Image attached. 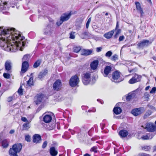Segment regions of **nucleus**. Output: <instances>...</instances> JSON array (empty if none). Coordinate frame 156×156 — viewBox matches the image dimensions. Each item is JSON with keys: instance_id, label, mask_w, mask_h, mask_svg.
Returning <instances> with one entry per match:
<instances>
[{"instance_id": "11", "label": "nucleus", "mask_w": 156, "mask_h": 156, "mask_svg": "<svg viewBox=\"0 0 156 156\" xmlns=\"http://www.w3.org/2000/svg\"><path fill=\"white\" fill-rule=\"evenodd\" d=\"M28 66V63L27 61H24L23 62L20 73L21 74L27 71Z\"/></svg>"}, {"instance_id": "28", "label": "nucleus", "mask_w": 156, "mask_h": 156, "mask_svg": "<svg viewBox=\"0 0 156 156\" xmlns=\"http://www.w3.org/2000/svg\"><path fill=\"white\" fill-rule=\"evenodd\" d=\"M153 136L150 133L144 135L141 137V139L143 140H148L151 139L152 138Z\"/></svg>"}, {"instance_id": "3", "label": "nucleus", "mask_w": 156, "mask_h": 156, "mask_svg": "<svg viewBox=\"0 0 156 156\" xmlns=\"http://www.w3.org/2000/svg\"><path fill=\"white\" fill-rule=\"evenodd\" d=\"M79 82V80L78 76L75 75L71 77L69 81V83L71 87H75L78 84Z\"/></svg>"}, {"instance_id": "6", "label": "nucleus", "mask_w": 156, "mask_h": 156, "mask_svg": "<svg viewBox=\"0 0 156 156\" xmlns=\"http://www.w3.org/2000/svg\"><path fill=\"white\" fill-rule=\"evenodd\" d=\"M145 128L148 131L153 132L156 129V126H155L152 123H147L146 124Z\"/></svg>"}, {"instance_id": "20", "label": "nucleus", "mask_w": 156, "mask_h": 156, "mask_svg": "<svg viewBox=\"0 0 156 156\" xmlns=\"http://www.w3.org/2000/svg\"><path fill=\"white\" fill-rule=\"evenodd\" d=\"M51 120L52 117L50 115H45L43 117V121L45 123H49L51 121Z\"/></svg>"}, {"instance_id": "49", "label": "nucleus", "mask_w": 156, "mask_h": 156, "mask_svg": "<svg viewBox=\"0 0 156 156\" xmlns=\"http://www.w3.org/2000/svg\"><path fill=\"white\" fill-rule=\"evenodd\" d=\"M47 144H48V143H47V141H44L43 142V143L42 144V148H43V149L45 148L46 147V146L47 145Z\"/></svg>"}, {"instance_id": "48", "label": "nucleus", "mask_w": 156, "mask_h": 156, "mask_svg": "<svg viewBox=\"0 0 156 156\" xmlns=\"http://www.w3.org/2000/svg\"><path fill=\"white\" fill-rule=\"evenodd\" d=\"M156 91V87H153L150 91V94H154Z\"/></svg>"}, {"instance_id": "5", "label": "nucleus", "mask_w": 156, "mask_h": 156, "mask_svg": "<svg viewBox=\"0 0 156 156\" xmlns=\"http://www.w3.org/2000/svg\"><path fill=\"white\" fill-rule=\"evenodd\" d=\"M144 108L141 107L134 109L132 110V113L134 116L138 115L144 112Z\"/></svg>"}, {"instance_id": "38", "label": "nucleus", "mask_w": 156, "mask_h": 156, "mask_svg": "<svg viewBox=\"0 0 156 156\" xmlns=\"http://www.w3.org/2000/svg\"><path fill=\"white\" fill-rule=\"evenodd\" d=\"M3 76L5 78L7 79L10 78L11 77V75L9 73H4L3 74Z\"/></svg>"}, {"instance_id": "2", "label": "nucleus", "mask_w": 156, "mask_h": 156, "mask_svg": "<svg viewBox=\"0 0 156 156\" xmlns=\"http://www.w3.org/2000/svg\"><path fill=\"white\" fill-rule=\"evenodd\" d=\"M22 148V145L21 143L14 144L9 151L10 155V156H18L17 154L21 151Z\"/></svg>"}, {"instance_id": "33", "label": "nucleus", "mask_w": 156, "mask_h": 156, "mask_svg": "<svg viewBox=\"0 0 156 156\" xmlns=\"http://www.w3.org/2000/svg\"><path fill=\"white\" fill-rule=\"evenodd\" d=\"M83 82L85 85H87L90 82V80L83 78L82 80Z\"/></svg>"}, {"instance_id": "64", "label": "nucleus", "mask_w": 156, "mask_h": 156, "mask_svg": "<svg viewBox=\"0 0 156 156\" xmlns=\"http://www.w3.org/2000/svg\"><path fill=\"white\" fill-rule=\"evenodd\" d=\"M15 132V130L14 129H12L9 131V133L10 134H13Z\"/></svg>"}, {"instance_id": "22", "label": "nucleus", "mask_w": 156, "mask_h": 156, "mask_svg": "<svg viewBox=\"0 0 156 156\" xmlns=\"http://www.w3.org/2000/svg\"><path fill=\"white\" fill-rule=\"evenodd\" d=\"M48 73V70L46 69L42 71L39 73L38 78L40 79H41L47 74Z\"/></svg>"}, {"instance_id": "1", "label": "nucleus", "mask_w": 156, "mask_h": 156, "mask_svg": "<svg viewBox=\"0 0 156 156\" xmlns=\"http://www.w3.org/2000/svg\"><path fill=\"white\" fill-rule=\"evenodd\" d=\"M10 28L0 30V46L7 51L15 52L16 50L22 51L26 45L25 37L20 32Z\"/></svg>"}, {"instance_id": "50", "label": "nucleus", "mask_w": 156, "mask_h": 156, "mask_svg": "<svg viewBox=\"0 0 156 156\" xmlns=\"http://www.w3.org/2000/svg\"><path fill=\"white\" fill-rule=\"evenodd\" d=\"M23 90L22 88V86H20V88L18 90V92L20 94L22 95L23 94Z\"/></svg>"}, {"instance_id": "17", "label": "nucleus", "mask_w": 156, "mask_h": 156, "mask_svg": "<svg viewBox=\"0 0 156 156\" xmlns=\"http://www.w3.org/2000/svg\"><path fill=\"white\" fill-rule=\"evenodd\" d=\"M7 3L5 2L3 0H0V8L3 10L8 9V7L7 5Z\"/></svg>"}, {"instance_id": "21", "label": "nucleus", "mask_w": 156, "mask_h": 156, "mask_svg": "<svg viewBox=\"0 0 156 156\" xmlns=\"http://www.w3.org/2000/svg\"><path fill=\"white\" fill-rule=\"evenodd\" d=\"M98 66V60H94L90 64L91 70H94L96 69Z\"/></svg>"}, {"instance_id": "37", "label": "nucleus", "mask_w": 156, "mask_h": 156, "mask_svg": "<svg viewBox=\"0 0 156 156\" xmlns=\"http://www.w3.org/2000/svg\"><path fill=\"white\" fill-rule=\"evenodd\" d=\"M151 114V112L150 110H148L144 116V119H146L147 117L150 115Z\"/></svg>"}, {"instance_id": "46", "label": "nucleus", "mask_w": 156, "mask_h": 156, "mask_svg": "<svg viewBox=\"0 0 156 156\" xmlns=\"http://www.w3.org/2000/svg\"><path fill=\"white\" fill-rule=\"evenodd\" d=\"M142 149L145 151H148L150 149L151 147L149 146H146L142 147Z\"/></svg>"}, {"instance_id": "4", "label": "nucleus", "mask_w": 156, "mask_h": 156, "mask_svg": "<svg viewBox=\"0 0 156 156\" xmlns=\"http://www.w3.org/2000/svg\"><path fill=\"white\" fill-rule=\"evenodd\" d=\"M152 42L147 40H143L138 43L137 46L140 48L143 49L151 44Z\"/></svg>"}, {"instance_id": "15", "label": "nucleus", "mask_w": 156, "mask_h": 156, "mask_svg": "<svg viewBox=\"0 0 156 156\" xmlns=\"http://www.w3.org/2000/svg\"><path fill=\"white\" fill-rule=\"evenodd\" d=\"M135 4L136 10L141 14V16H142L143 13V11L140 3L138 2H135Z\"/></svg>"}, {"instance_id": "29", "label": "nucleus", "mask_w": 156, "mask_h": 156, "mask_svg": "<svg viewBox=\"0 0 156 156\" xmlns=\"http://www.w3.org/2000/svg\"><path fill=\"white\" fill-rule=\"evenodd\" d=\"M41 62V60H40V59H38V60H37V61H36L34 64V65H33L34 67V68H37L38 67L40 66Z\"/></svg>"}, {"instance_id": "55", "label": "nucleus", "mask_w": 156, "mask_h": 156, "mask_svg": "<svg viewBox=\"0 0 156 156\" xmlns=\"http://www.w3.org/2000/svg\"><path fill=\"white\" fill-rule=\"evenodd\" d=\"M96 109L93 108L91 109H90L88 110L89 112H94L96 111Z\"/></svg>"}, {"instance_id": "30", "label": "nucleus", "mask_w": 156, "mask_h": 156, "mask_svg": "<svg viewBox=\"0 0 156 156\" xmlns=\"http://www.w3.org/2000/svg\"><path fill=\"white\" fill-rule=\"evenodd\" d=\"M89 35V33L87 32H83L80 34V37L82 39H84Z\"/></svg>"}, {"instance_id": "16", "label": "nucleus", "mask_w": 156, "mask_h": 156, "mask_svg": "<svg viewBox=\"0 0 156 156\" xmlns=\"http://www.w3.org/2000/svg\"><path fill=\"white\" fill-rule=\"evenodd\" d=\"M49 153L51 156H56L58 153V151L54 147H52L49 149Z\"/></svg>"}, {"instance_id": "44", "label": "nucleus", "mask_w": 156, "mask_h": 156, "mask_svg": "<svg viewBox=\"0 0 156 156\" xmlns=\"http://www.w3.org/2000/svg\"><path fill=\"white\" fill-rule=\"evenodd\" d=\"M23 126L25 130L28 129L30 128L29 123H24L23 125Z\"/></svg>"}, {"instance_id": "14", "label": "nucleus", "mask_w": 156, "mask_h": 156, "mask_svg": "<svg viewBox=\"0 0 156 156\" xmlns=\"http://www.w3.org/2000/svg\"><path fill=\"white\" fill-rule=\"evenodd\" d=\"M71 15L70 12L68 13L64 14L60 17V19L63 22L68 20L70 18Z\"/></svg>"}, {"instance_id": "45", "label": "nucleus", "mask_w": 156, "mask_h": 156, "mask_svg": "<svg viewBox=\"0 0 156 156\" xmlns=\"http://www.w3.org/2000/svg\"><path fill=\"white\" fill-rule=\"evenodd\" d=\"M112 52L111 51H108L105 54V56L107 57H110L112 55Z\"/></svg>"}, {"instance_id": "13", "label": "nucleus", "mask_w": 156, "mask_h": 156, "mask_svg": "<svg viewBox=\"0 0 156 156\" xmlns=\"http://www.w3.org/2000/svg\"><path fill=\"white\" fill-rule=\"evenodd\" d=\"M33 141L36 144L40 143L41 140V136L38 134H35L33 136Z\"/></svg>"}, {"instance_id": "10", "label": "nucleus", "mask_w": 156, "mask_h": 156, "mask_svg": "<svg viewBox=\"0 0 156 156\" xmlns=\"http://www.w3.org/2000/svg\"><path fill=\"white\" fill-rule=\"evenodd\" d=\"M62 86V83L60 80H56L53 84V89L55 90H58L60 89Z\"/></svg>"}, {"instance_id": "35", "label": "nucleus", "mask_w": 156, "mask_h": 156, "mask_svg": "<svg viewBox=\"0 0 156 156\" xmlns=\"http://www.w3.org/2000/svg\"><path fill=\"white\" fill-rule=\"evenodd\" d=\"M73 51L76 53L78 52L81 49V47L80 46L75 47L73 48Z\"/></svg>"}, {"instance_id": "43", "label": "nucleus", "mask_w": 156, "mask_h": 156, "mask_svg": "<svg viewBox=\"0 0 156 156\" xmlns=\"http://www.w3.org/2000/svg\"><path fill=\"white\" fill-rule=\"evenodd\" d=\"M97 148L96 146L93 147L90 150V151L94 152V153H97Z\"/></svg>"}, {"instance_id": "12", "label": "nucleus", "mask_w": 156, "mask_h": 156, "mask_svg": "<svg viewBox=\"0 0 156 156\" xmlns=\"http://www.w3.org/2000/svg\"><path fill=\"white\" fill-rule=\"evenodd\" d=\"M112 81H114L115 82H117L116 81L120 76L119 73L118 71L114 72L112 74Z\"/></svg>"}, {"instance_id": "58", "label": "nucleus", "mask_w": 156, "mask_h": 156, "mask_svg": "<svg viewBox=\"0 0 156 156\" xmlns=\"http://www.w3.org/2000/svg\"><path fill=\"white\" fill-rule=\"evenodd\" d=\"M12 100V97H9L7 100V101L9 102H10Z\"/></svg>"}, {"instance_id": "39", "label": "nucleus", "mask_w": 156, "mask_h": 156, "mask_svg": "<svg viewBox=\"0 0 156 156\" xmlns=\"http://www.w3.org/2000/svg\"><path fill=\"white\" fill-rule=\"evenodd\" d=\"M110 59L112 61H115L118 59V56L116 54H115L113 55Z\"/></svg>"}, {"instance_id": "26", "label": "nucleus", "mask_w": 156, "mask_h": 156, "mask_svg": "<svg viewBox=\"0 0 156 156\" xmlns=\"http://www.w3.org/2000/svg\"><path fill=\"white\" fill-rule=\"evenodd\" d=\"M9 140L7 139H5L1 142L2 146L4 148H6L9 145Z\"/></svg>"}, {"instance_id": "56", "label": "nucleus", "mask_w": 156, "mask_h": 156, "mask_svg": "<svg viewBox=\"0 0 156 156\" xmlns=\"http://www.w3.org/2000/svg\"><path fill=\"white\" fill-rule=\"evenodd\" d=\"M105 124L104 123H102L100 124V126L101 127V129H103L104 128Z\"/></svg>"}, {"instance_id": "25", "label": "nucleus", "mask_w": 156, "mask_h": 156, "mask_svg": "<svg viewBox=\"0 0 156 156\" xmlns=\"http://www.w3.org/2000/svg\"><path fill=\"white\" fill-rule=\"evenodd\" d=\"M134 97L135 94L134 93H129L126 97V100L127 101H129Z\"/></svg>"}, {"instance_id": "24", "label": "nucleus", "mask_w": 156, "mask_h": 156, "mask_svg": "<svg viewBox=\"0 0 156 156\" xmlns=\"http://www.w3.org/2000/svg\"><path fill=\"white\" fill-rule=\"evenodd\" d=\"M122 111V110L121 108L119 107H115L113 109L114 113L116 115L120 114L121 112Z\"/></svg>"}, {"instance_id": "59", "label": "nucleus", "mask_w": 156, "mask_h": 156, "mask_svg": "<svg viewBox=\"0 0 156 156\" xmlns=\"http://www.w3.org/2000/svg\"><path fill=\"white\" fill-rule=\"evenodd\" d=\"M82 108L83 110H85L88 108V107L87 106H82L81 107Z\"/></svg>"}, {"instance_id": "7", "label": "nucleus", "mask_w": 156, "mask_h": 156, "mask_svg": "<svg viewBox=\"0 0 156 156\" xmlns=\"http://www.w3.org/2000/svg\"><path fill=\"white\" fill-rule=\"evenodd\" d=\"M12 63L10 60L6 61L5 63V70L9 73L11 72L12 69Z\"/></svg>"}, {"instance_id": "53", "label": "nucleus", "mask_w": 156, "mask_h": 156, "mask_svg": "<svg viewBox=\"0 0 156 156\" xmlns=\"http://www.w3.org/2000/svg\"><path fill=\"white\" fill-rule=\"evenodd\" d=\"M125 38V37L124 35H122L120 36L119 39V42L122 41H123Z\"/></svg>"}, {"instance_id": "63", "label": "nucleus", "mask_w": 156, "mask_h": 156, "mask_svg": "<svg viewBox=\"0 0 156 156\" xmlns=\"http://www.w3.org/2000/svg\"><path fill=\"white\" fill-rule=\"evenodd\" d=\"M98 102L100 103L101 104H103L104 103L103 101L101 100L98 99Z\"/></svg>"}, {"instance_id": "18", "label": "nucleus", "mask_w": 156, "mask_h": 156, "mask_svg": "<svg viewBox=\"0 0 156 156\" xmlns=\"http://www.w3.org/2000/svg\"><path fill=\"white\" fill-rule=\"evenodd\" d=\"M92 51L90 50L83 49L80 51L82 55L87 56L91 54Z\"/></svg>"}, {"instance_id": "61", "label": "nucleus", "mask_w": 156, "mask_h": 156, "mask_svg": "<svg viewBox=\"0 0 156 156\" xmlns=\"http://www.w3.org/2000/svg\"><path fill=\"white\" fill-rule=\"evenodd\" d=\"M2 13L3 14L7 15H9L10 14V13L7 11H3Z\"/></svg>"}, {"instance_id": "54", "label": "nucleus", "mask_w": 156, "mask_h": 156, "mask_svg": "<svg viewBox=\"0 0 156 156\" xmlns=\"http://www.w3.org/2000/svg\"><path fill=\"white\" fill-rule=\"evenodd\" d=\"M137 156H150L149 155L144 153H142L139 154Z\"/></svg>"}, {"instance_id": "34", "label": "nucleus", "mask_w": 156, "mask_h": 156, "mask_svg": "<svg viewBox=\"0 0 156 156\" xmlns=\"http://www.w3.org/2000/svg\"><path fill=\"white\" fill-rule=\"evenodd\" d=\"M90 73L87 72L84 74L83 78L90 80Z\"/></svg>"}, {"instance_id": "9", "label": "nucleus", "mask_w": 156, "mask_h": 156, "mask_svg": "<svg viewBox=\"0 0 156 156\" xmlns=\"http://www.w3.org/2000/svg\"><path fill=\"white\" fill-rule=\"evenodd\" d=\"M112 66L111 65L106 66L104 69L103 75L105 77H107L112 70Z\"/></svg>"}, {"instance_id": "47", "label": "nucleus", "mask_w": 156, "mask_h": 156, "mask_svg": "<svg viewBox=\"0 0 156 156\" xmlns=\"http://www.w3.org/2000/svg\"><path fill=\"white\" fill-rule=\"evenodd\" d=\"M74 32H71L70 33V38L71 39H74L75 38V36L74 35Z\"/></svg>"}, {"instance_id": "32", "label": "nucleus", "mask_w": 156, "mask_h": 156, "mask_svg": "<svg viewBox=\"0 0 156 156\" xmlns=\"http://www.w3.org/2000/svg\"><path fill=\"white\" fill-rule=\"evenodd\" d=\"M133 77L136 80L135 81L138 82L140 81L141 78V76H140L136 74H135Z\"/></svg>"}, {"instance_id": "62", "label": "nucleus", "mask_w": 156, "mask_h": 156, "mask_svg": "<svg viewBox=\"0 0 156 156\" xmlns=\"http://www.w3.org/2000/svg\"><path fill=\"white\" fill-rule=\"evenodd\" d=\"M92 84L94 83L96 81L95 78L94 77H93L92 78Z\"/></svg>"}, {"instance_id": "52", "label": "nucleus", "mask_w": 156, "mask_h": 156, "mask_svg": "<svg viewBox=\"0 0 156 156\" xmlns=\"http://www.w3.org/2000/svg\"><path fill=\"white\" fill-rule=\"evenodd\" d=\"M63 21L61 20L60 19V20H58L56 22V24L58 26H59L61 25L62 23H63Z\"/></svg>"}, {"instance_id": "60", "label": "nucleus", "mask_w": 156, "mask_h": 156, "mask_svg": "<svg viewBox=\"0 0 156 156\" xmlns=\"http://www.w3.org/2000/svg\"><path fill=\"white\" fill-rule=\"evenodd\" d=\"M21 120L24 122H26L27 121L26 118L25 117H22Z\"/></svg>"}, {"instance_id": "51", "label": "nucleus", "mask_w": 156, "mask_h": 156, "mask_svg": "<svg viewBox=\"0 0 156 156\" xmlns=\"http://www.w3.org/2000/svg\"><path fill=\"white\" fill-rule=\"evenodd\" d=\"M25 139L28 142H30V136L29 135H26L25 136Z\"/></svg>"}, {"instance_id": "8", "label": "nucleus", "mask_w": 156, "mask_h": 156, "mask_svg": "<svg viewBox=\"0 0 156 156\" xmlns=\"http://www.w3.org/2000/svg\"><path fill=\"white\" fill-rule=\"evenodd\" d=\"M45 98L44 95L40 94L35 98V99H36V100L35 101H34L36 105H38L40 104L41 102L44 101Z\"/></svg>"}, {"instance_id": "40", "label": "nucleus", "mask_w": 156, "mask_h": 156, "mask_svg": "<svg viewBox=\"0 0 156 156\" xmlns=\"http://www.w3.org/2000/svg\"><path fill=\"white\" fill-rule=\"evenodd\" d=\"M150 96L149 94L147 92H145L144 94V97L146 100L148 101L149 99V97Z\"/></svg>"}, {"instance_id": "23", "label": "nucleus", "mask_w": 156, "mask_h": 156, "mask_svg": "<svg viewBox=\"0 0 156 156\" xmlns=\"http://www.w3.org/2000/svg\"><path fill=\"white\" fill-rule=\"evenodd\" d=\"M128 132L125 130H122L119 133V135L122 137H126L128 135Z\"/></svg>"}, {"instance_id": "41", "label": "nucleus", "mask_w": 156, "mask_h": 156, "mask_svg": "<svg viewBox=\"0 0 156 156\" xmlns=\"http://www.w3.org/2000/svg\"><path fill=\"white\" fill-rule=\"evenodd\" d=\"M30 58V55H24L23 58V60L26 61L28 60Z\"/></svg>"}, {"instance_id": "42", "label": "nucleus", "mask_w": 156, "mask_h": 156, "mask_svg": "<svg viewBox=\"0 0 156 156\" xmlns=\"http://www.w3.org/2000/svg\"><path fill=\"white\" fill-rule=\"evenodd\" d=\"M136 80L134 79V77L133 76L132 78L129 81V83L130 84H133L134 83L137 82V81H135Z\"/></svg>"}, {"instance_id": "57", "label": "nucleus", "mask_w": 156, "mask_h": 156, "mask_svg": "<svg viewBox=\"0 0 156 156\" xmlns=\"http://www.w3.org/2000/svg\"><path fill=\"white\" fill-rule=\"evenodd\" d=\"M69 130L70 131L72 135H74L75 133V132L74 130H72V129H69Z\"/></svg>"}, {"instance_id": "19", "label": "nucleus", "mask_w": 156, "mask_h": 156, "mask_svg": "<svg viewBox=\"0 0 156 156\" xmlns=\"http://www.w3.org/2000/svg\"><path fill=\"white\" fill-rule=\"evenodd\" d=\"M114 33V30H113L111 31L105 33L104 34V37L107 39H109L111 38Z\"/></svg>"}, {"instance_id": "31", "label": "nucleus", "mask_w": 156, "mask_h": 156, "mask_svg": "<svg viewBox=\"0 0 156 156\" xmlns=\"http://www.w3.org/2000/svg\"><path fill=\"white\" fill-rule=\"evenodd\" d=\"M33 77H30L29 80L27 81V84L29 86H31L33 85Z\"/></svg>"}, {"instance_id": "36", "label": "nucleus", "mask_w": 156, "mask_h": 156, "mask_svg": "<svg viewBox=\"0 0 156 156\" xmlns=\"http://www.w3.org/2000/svg\"><path fill=\"white\" fill-rule=\"evenodd\" d=\"M121 32V30L120 29L117 30L114 36V38L115 39H116L117 38L119 34Z\"/></svg>"}, {"instance_id": "27", "label": "nucleus", "mask_w": 156, "mask_h": 156, "mask_svg": "<svg viewBox=\"0 0 156 156\" xmlns=\"http://www.w3.org/2000/svg\"><path fill=\"white\" fill-rule=\"evenodd\" d=\"M53 31L52 29L49 28L48 27H47L44 30V34L47 35H51Z\"/></svg>"}]
</instances>
